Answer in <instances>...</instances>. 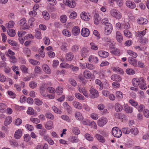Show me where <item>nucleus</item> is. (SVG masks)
<instances>
[{"mask_svg": "<svg viewBox=\"0 0 149 149\" xmlns=\"http://www.w3.org/2000/svg\"><path fill=\"white\" fill-rule=\"evenodd\" d=\"M110 14L111 16L116 19H120L122 18V15L118 10L113 8L110 10Z\"/></svg>", "mask_w": 149, "mask_h": 149, "instance_id": "1", "label": "nucleus"}, {"mask_svg": "<svg viewBox=\"0 0 149 149\" xmlns=\"http://www.w3.org/2000/svg\"><path fill=\"white\" fill-rule=\"evenodd\" d=\"M112 134L115 137L119 138L122 135V132L118 127H114L112 129Z\"/></svg>", "mask_w": 149, "mask_h": 149, "instance_id": "2", "label": "nucleus"}, {"mask_svg": "<svg viewBox=\"0 0 149 149\" xmlns=\"http://www.w3.org/2000/svg\"><path fill=\"white\" fill-rule=\"evenodd\" d=\"M103 40L107 47L111 49L114 48V46L113 43V42L111 40L109 37H104Z\"/></svg>", "mask_w": 149, "mask_h": 149, "instance_id": "3", "label": "nucleus"}, {"mask_svg": "<svg viewBox=\"0 0 149 149\" xmlns=\"http://www.w3.org/2000/svg\"><path fill=\"white\" fill-rule=\"evenodd\" d=\"M104 28V33L107 35L110 34L113 29L112 25L109 23H105Z\"/></svg>", "mask_w": 149, "mask_h": 149, "instance_id": "4", "label": "nucleus"}, {"mask_svg": "<svg viewBox=\"0 0 149 149\" xmlns=\"http://www.w3.org/2000/svg\"><path fill=\"white\" fill-rule=\"evenodd\" d=\"M46 84L45 83L43 84L40 87V95L42 97H46L48 95L46 91Z\"/></svg>", "mask_w": 149, "mask_h": 149, "instance_id": "5", "label": "nucleus"}, {"mask_svg": "<svg viewBox=\"0 0 149 149\" xmlns=\"http://www.w3.org/2000/svg\"><path fill=\"white\" fill-rule=\"evenodd\" d=\"M108 122L107 118L104 117H102L97 120V123L100 127H102L105 125Z\"/></svg>", "mask_w": 149, "mask_h": 149, "instance_id": "6", "label": "nucleus"}, {"mask_svg": "<svg viewBox=\"0 0 149 149\" xmlns=\"http://www.w3.org/2000/svg\"><path fill=\"white\" fill-rule=\"evenodd\" d=\"M90 52V49L87 47L82 48L80 51L81 56L83 58H85L88 55Z\"/></svg>", "mask_w": 149, "mask_h": 149, "instance_id": "7", "label": "nucleus"}, {"mask_svg": "<svg viewBox=\"0 0 149 149\" xmlns=\"http://www.w3.org/2000/svg\"><path fill=\"white\" fill-rule=\"evenodd\" d=\"M143 79V78L142 77L139 78H133L132 81L133 85L135 87H138L141 82V79Z\"/></svg>", "mask_w": 149, "mask_h": 149, "instance_id": "8", "label": "nucleus"}, {"mask_svg": "<svg viewBox=\"0 0 149 149\" xmlns=\"http://www.w3.org/2000/svg\"><path fill=\"white\" fill-rule=\"evenodd\" d=\"M63 2L65 5L71 8H74L76 6V3L73 0H63Z\"/></svg>", "mask_w": 149, "mask_h": 149, "instance_id": "9", "label": "nucleus"}, {"mask_svg": "<svg viewBox=\"0 0 149 149\" xmlns=\"http://www.w3.org/2000/svg\"><path fill=\"white\" fill-rule=\"evenodd\" d=\"M80 16L82 20L86 21H89L91 18V16L89 14L85 12H82L81 13Z\"/></svg>", "mask_w": 149, "mask_h": 149, "instance_id": "10", "label": "nucleus"}, {"mask_svg": "<svg viewBox=\"0 0 149 149\" xmlns=\"http://www.w3.org/2000/svg\"><path fill=\"white\" fill-rule=\"evenodd\" d=\"M89 92L91 95V97L93 98H95L98 96V93L97 91L94 88L91 87L90 90Z\"/></svg>", "mask_w": 149, "mask_h": 149, "instance_id": "11", "label": "nucleus"}, {"mask_svg": "<svg viewBox=\"0 0 149 149\" xmlns=\"http://www.w3.org/2000/svg\"><path fill=\"white\" fill-rule=\"evenodd\" d=\"M81 36L84 37H87L89 35L90 32L89 30L86 28H83L81 31Z\"/></svg>", "mask_w": 149, "mask_h": 149, "instance_id": "12", "label": "nucleus"}, {"mask_svg": "<svg viewBox=\"0 0 149 149\" xmlns=\"http://www.w3.org/2000/svg\"><path fill=\"white\" fill-rule=\"evenodd\" d=\"M125 4L127 6L131 9H133L136 7V4L134 3L131 1H126Z\"/></svg>", "mask_w": 149, "mask_h": 149, "instance_id": "13", "label": "nucleus"}, {"mask_svg": "<svg viewBox=\"0 0 149 149\" xmlns=\"http://www.w3.org/2000/svg\"><path fill=\"white\" fill-rule=\"evenodd\" d=\"M116 38L117 41L119 43L122 42L123 40V37L121 33L119 31H117L116 34Z\"/></svg>", "mask_w": 149, "mask_h": 149, "instance_id": "14", "label": "nucleus"}, {"mask_svg": "<svg viewBox=\"0 0 149 149\" xmlns=\"http://www.w3.org/2000/svg\"><path fill=\"white\" fill-rule=\"evenodd\" d=\"M80 32V29L78 26H74L72 29V33L74 36H77L79 35Z\"/></svg>", "mask_w": 149, "mask_h": 149, "instance_id": "15", "label": "nucleus"}, {"mask_svg": "<svg viewBox=\"0 0 149 149\" xmlns=\"http://www.w3.org/2000/svg\"><path fill=\"white\" fill-rule=\"evenodd\" d=\"M98 54L101 57L106 58L109 56V53L105 51L101 50L98 52Z\"/></svg>", "mask_w": 149, "mask_h": 149, "instance_id": "16", "label": "nucleus"}, {"mask_svg": "<svg viewBox=\"0 0 149 149\" xmlns=\"http://www.w3.org/2000/svg\"><path fill=\"white\" fill-rule=\"evenodd\" d=\"M65 59L67 61H72L74 57V55L73 53L69 52L67 53L65 55Z\"/></svg>", "mask_w": 149, "mask_h": 149, "instance_id": "17", "label": "nucleus"}, {"mask_svg": "<svg viewBox=\"0 0 149 149\" xmlns=\"http://www.w3.org/2000/svg\"><path fill=\"white\" fill-rule=\"evenodd\" d=\"M22 132L21 130L18 129L15 131L14 136L16 139H19L22 135Z\"/></svg>", "mask_w": 149, "mask_h": 149, "instance_id": "18", "label": "nucleus"}, {"mask_svg": "<svg viewBox=\"0 0 149 149\" xmlns=\"http://www.w3.org/2000/svg\"><path fill=\"white\" fill-rule=\"evenodd\" d=\"M129 63L135 67L137 66V62L136 59L132 57H129L128 58Z\"/></svg>", "mask_w": 149, "mask_h": 149, "instance_id": "19", "label": "nucleus"}, {"mask_svg": "<svg viewBox=\"0 0 149 149\" xmlns=\"http://www.w3.org/2000/svg\"><path fill=\"white\" fill-rule=\"evenodd\" d=\"M42 68L44 71L46 73L49 74L51 73V70L47 64H43L42 65Z\"/></svg>", "mask_w": 149, "mask_h": 149, "instance_id": "20", "label": "nucleus"}, {"mask_svg": "<svg viewBox=\"0 0 149 149\" xmlns=\"http://www.w3.org/2000/svg\"><path fill=\"white\" fill-rule=\"evenodd\" d=\"M83 75L85 78L88 79L91 78L92 73L88 70H85L83 72Z\"/></svg>", "mask_w": 149, "mask_h": 149, "instance_id": "21", "label": "nucleus"}, {"mask_svg": "<svg viewBox=\"0 0 149 149\" xmlns=\"http://www.w3.org/2000/svg\"><path fill=\"white\" fill-rule=\"evenodd\" d=\"M88 61L90 63H98V60L97 57L91 55L89 57Z\"/></svg>", "mask_w": 149, "mask_h": 149, "instance_id": "22", "label": "nucleus"}, {"mask_svg": "<svg viewBox=\"0 0 149 149\" xmlns=\"http://www.w3.org/2000/svg\"><path fill=\"white\" fill-rule=\"evenodd\" d=\"M53 125L52 121L51 120H49L46 123L45 125V127L46 129L50 130L53 128Z\"/></svg>", "mask_w": 149, "mask_h": 149, "instance_id": "23", "label": "nucleus"}, {"mask_svg": "<svg viewBox=\"0 0 149 149\" xmlns=\"http://www.w3.org/2000/svg\"><path fill=\"white\" fill-rule=\"evenodd\" d=\"M137 22L139 24L144 25L148 23V20L145 18L140 17L138 19Z\"/></svg>", "mask_w": 149, "mask_h": 149, "instance_id": "24", "label": "nucleus"}, {"mask_svg": "<svg viewBox=\"0 0 149 149\" xmlns=\"http://www.w3.org/2000/svg\"><path fill=\"white\" fill-rule=\"evenodd\" d=\"M12 121V118L10 116H8L5 118L4 121V125L5 126L9 125L11 123Z\"/></svg>", "mask_w": 149, "mask_h": 149, "instance_id": "25", "label": "nucleus"}, {"mask_svg": "<svg viewBox=\"0 0 149 149\" xmlns=\"http://www.w3.org/2000/svg\"><path fill=\"white\" fill-rule=\"evenodd\" d=\"M146 29H145V30H143L142 31L136 32V36L137 37L140 38H142L146 33Z\"/></svg>", "mask_w": 149, "mask_h": 149, "instance_id": "26", "label": "nucleus"}, {"mask_svg": "<svg viewBox=\"0 0 149 149\" xmlns=\"http://www.w3.org/2000/svg\"><path fill=\"white\" fill-rule=\"evenodd\" d=\"M111 79L113 81H120L121 80V78L120 76L117 74L112 75L111 77Z\"/></svg>", "mask_w": 149, "mask_h": 149, "instance_id": "27", "label": "nucleus"}, {"mask_svg": "<svg viewBox=\"0 0 149 149\" xmlns=\"http://www.w3.org/2000/svg\"><path fill=\"white\" fill-rule=\"evenodd\" d=\"M74 107L76 109H81L82 108V104L79 102L74 101L72 102Z\"/></svg>", "mask_w": 149, "mask_h": 149, "instance_id": "28", "label": "nucleus"}, {"mask_svg": "<svg viewBox=\"0 0 149 149\" xmlns=\"http://www.w3.org/2000/svg\"><path fill=\"white\" fill-rule=\"evenodd\" d=\"M115 116L117 118L122 120H126L127 118L126 116L121 113H116Z\"/></svg>", "mask_w": 149, "mask_h": 149, "instance_id": "29", "label": "nucleus"}, {"mask_svg": "<svg viewBox=\"0 0 149 149\" xmlns=\"http://www.w3.org/2000/svg\"><path fill=\"white\" fill-rule=\"evenodd\" d=\"M75 116L76 118L79 120L81 121L83 120V117L79 111H76L75 113Z\"/></svg>", "mask_w": 149, "mask_h": 149, "instance_id": "30", "label": "nucleus"}, {"mask_svg": "<svg viewBox=\"0 0 149 149\" xmlns=\"http://www.w3.org/2000/svg\"><path fill=\"white\" fill-rule=\"evenodd\" d=\"M100 18L99 17V15L95 13L94 16V23L95 24H99L100 21Z\"/></svg>", "mask_w": 149, "mask_h": 149, "instance_id": "31", "label": "nucleus"}, {"mask_svg": "<svg viewBox=\"0 0 149 149\" xmlns=\"http://www.w3.org/2000/svg\"><path fill=\"white\" fill-rule=\"evenodd\" d=\"M141 81L139 85V87L142 90L146 89L147 88V86L146 85V81L144 78L143 79H141Z\"/></svg>", "mask_w": 149, "mask_h": 149, "instance_id": "32", "label": "nucleus"}, {"mask_svg": "<svg viewBox=\"0 0 149 149\" xmlns=\"http://www.w3.org/2000/svg\"><path fill=\"white\" fill-rule=\"evenodd\" d=\"M130 132L134 136L137 135L139 132L138 129L136 127H133L130 129Z\"/></svg>", "mask_w": 149, "mask_h": 149, "instance_id": "33", "label": "nucleus"}, {"mask_svg": "<svg viewBox=\"0 0 149 149\" xmlns=\"http://www.w3.org/2000/svg\"><path fill=\"white\" fill-rule=\"evenodd\" d=\"M63 105L65 109L67 111L68 113H70L71 111V107L66 102H64L63 103Z\"/></svg>", "mask_w": 149, "mask_h": 149, "instance_id": "34", "label": "nucleus"}, {"mask_svg": "<svg viewBox=\"0 0 149 149\" xmlns=\"http://www.w3.org/2000/svg\"><path fill=\"white\" fill-rule=\"evenodd\" d=\"M125 110V112L128 113H131L132 111L133 108L132 107L128 106H125L124 107Z\"/></svg>", "mask_w": 149, "mask_h": 149, "instance_id": "35", "label": "nucleus"}, {"mask_svg": "<svg viewBox=\"0 0 149 149\" xmlns=\"http://www.w3.org/2000/svg\"><path fill=\"white\" fill-rule=\"evenodd\" d=\"M115 110L117 112L121 111L123 109L122 106L118 103H116L115 105Z\"/></svg>", "mask_w": 149, "mask_h": 149, "instance_id": "36", "label": "nucleus"}, {"mask_svg": "<svg viewBox=\"0 0 149 149\" xmlns=\"http://www.w3.org/2000/svg\"><path fill=\"white\" fill-rule=\"evenodd\" d=\"M70 65L65 62L61 63L60 65V67L61 68L68 69L70 68Z\"/></svg>", "mask_w": 149, "mask_h": 149, "instance_id": "37", "label": "nucleus"}, {"mask_svg": "<svg viewBox=\"0 0 149 149\" xmlns=\"http://www.w3.org/2000/svg\"><path fill=\"white\" fill-rule=\"evenodd\" d=\"M127 52L129 55L133 58H136L138 56L136 53L130 50H127Z\"/></svg>", "mask_w": 149, "mask_h": 149, "instance_id": "38", "label": "nucleus"}, {"mask_svg": "<svg viewBox=\"0 0 149 149\" xmlns=\"http://www.w3.org/2000/svg\"><path fill=\"white\" fill-rule=\"evenodd\" d=\"M42 15L45 20H48L49 19V15L48 12L46 11H44L42 13Z\"/></svg>", "mask_w": 149, "mask_h": 149, "instance_id": "39", "label": "nucleus"}, {"mask_svg": "<svg viewBox=\"0 0 149 149\" xmlns=\"http://www.w3.org/2000/svg\"><path fill=\"white\" fill-rule=\"evenodd\" d=\"M70 141L72 143H78L79 140L77 136H72L69 138Z\"/></svg>", "mask_w": 149, "mask_h": 149, "instance_id": "40", "label": "nucleus"}, {"mask_svg": "<svg viewBox=\"0 0 149 149\" xmlns=\"http://www.w3.org/2000/svg\"><path fill=\"white\" fill-rule=\"evenodd\" d=\"M6 105L3 103L0 104V112L5 113L6 111Z\"/></svg>", "mask_w": 149, "mask_h": 149, "instance_id": "41", "label": "nucleus"}, {"mask_svg": "<svg viewBox=\"0 0 149 149\" xmlns=\"http://www.w3.org/2000/svg\"><path fill=\"white\" fill-rule=\"evenodd\" d=\"M95 136L96 139L100 142L102 143L105 142V140L103 137L102 135L99 134H96L95 135Z\"/></svg>", "mask_w": 149, "mask_h": 149, "instance_id": "42", "label": "nucleus"}, {"mask_svg": "<svg viewBox=\"0 0 149 149\" xmlns=\"http://www.w3.org/2000/svg\"><path fill=\"white\" fill-rule=\"evenodd\" d=\"M79 49V46L78 45H75L72 46L71 49V51L73 52H77Z\"/></svg>", "mask_w": 149, "mask_h": 149, "instance_id": "43", "label": "nucleus"}, {"mask_svg": "<svg viewBox=\"0 0 149 149\" xmlns=\"http://www.w3.org/2000/svg\"><path fill=\"white\" fill-rule=\"evenodd\" d=\"M36 33L35 35V37L38 39L41 38V31L40 29H36Z\"/></svg>", "mask_w": 149, "mask_h": 149, "instance_id": "44", "label": "nucleus"}, {"mask_svg": "<svg viewBox=\"0 0 149 149\" xmlns=\"http://www.w3.org/2000/svg\"><path fill=\"white\" fill-rule=\"evenodd\" d=\"M7 33L8 35L10 37L14 36L15 34V30L12 29L8 30Z\"/></svg>", "mask_w": 149, "mask_h": 149, "instance_id": "45", "label": "nucleus"}, {"mask_svg": "<svg viewBox=\"0 0 149 149\" xmlns=\"http://www.w3.org/2000/svg\"><path fill=\"white\" fill-rule=\"evenodd\" d=\"M29 61L30 63L34 65H39L40 64V62L37 60L29 59Z\"/></svg>", "mask_w": 149, "mask_h": 149, "instance_id": "46", "label": "nucleus"}, {"mask_svg": "<svg viewBox=\"0 0 149 149\" xmlns=\"http://www.w3.org/2000/svg\"><path fill=\"white\" fill-rule=\"evenodd\" d=\"M95 83L99 86V88L101 90L103 88V85L101 81L98 79H96L95 81Z\"/></svg>", "mask_w": 149, "mask_h": 149, "instance_id": "47", "label": "nucleus"}, {"mask_svg": "<svg viewBox=\"0 0 149 149\" xmlns=\"http://www.w3.org/2000/svg\"><path fill=\"white\" fill-rule=\"evenodd\" d=\"M62 33L64 35L68 37L71 36V32L67 29L63 30L62 31Z\"/></svg>", "mask_w": 149, "mask_h": 149, "instance_id": "48", "label": "nucleus"}, {"mask_svg": "<svg viewBox=\"0 0 149 149\" xmlns=\"http://www.w3.org/2000/svg\"><path fill=\"white\" fill-rule=\"evenodd\" d=\"M63 87L61 86H59L56 88L55 91L58 95H60L62 94L63 93Z\"/></svg>", "mask_w": 149, "mask_h": 149, "instance_id": "49", "label": "nucleus"}, {"mask_svg": "<svg viewBox=\"0 0 149 149\" xmlns=\"http://www.w3.org/2000/svg\"><path fill=\"white\" fill-rule=\"evenodd\" d=\"M126 73L129 75L134 74L135 73V71L132 69L128 68L126 70Z\"/></svg>", "mask_w": 149, "mask_h": 149, "instance_id": "50", "label": "nucleus"}, {"mask_svg": "<svg viewBox=\"0 0 149 149\" xmlns=\"http://www.w3.org/2000/svg\"><path fill=\"white\" fill-rule=\"evenodd\" d=\"M116 95L117 98L121 99L123 98V96L122 93L119 91H117L116 93Z\"/></svg>", "mask_w": 149, "mask_h": 149, "instance_id": "51", "label": "nucleus"}, {"mask_svg": "<svg viewBox=\"0 0 149 149\" xmlns=\"http://www.w3.org/2000/svg\"><path fill=\"white\" fill-rule=\"evenodd\" d=\"M15 53L10 49H8V52L6 54V55L10 58L15 56Z\"/></svg>", "mask_w": 149, "mask_h": 149, "instance_id": "52", "label": "nucleus"}, {"mask_svg": "<svg viewBox=\"0 0 149 149\" xmlns=\"http://www.w3.org/2000/svg\"><path fill=\"white\" fill-rule=\"evenodd\" d=\"M72 130L73 133L75 135H78L80 133V131L77 127H73Z\"/></svg>", "mask_w": 149, "mask_h": 149, "instance_id": "53", "label": "nucleus"}, {"mask_svg": "<svg viewBox=\"0 0 149 149\" xmlns=\"http://www.w3.org/2000/svg\"><path fill=\"white\" fill-rule=\"evenodd\" d=\"M123 32L125 36L128 38H131L132 37L131 33L128 30H125Z\"/></svg>", "mask_w": 149, "mask_h": 149, "instance_id": "54", "label": "nucleus"}, {"mask_svg": "<svg viewBox=\"0 0 149 149\" xmlns=\"http://www.w3.org/2000/svg\"><path fill=\"white\" fill-rule=\"evenodd\" d=\"M106 75V70H102L100 71L99 76L101 78H104L105 77H107Z\"/></svg>", "mask_w": 149, "mask_h": 149, "instance_id": "55", "label": "nucleus"}, {"mask_svg": "<svg viewBox=\"0 0 149 149\" xmlns=\"http://www.w3.org/2000/svg\"><path fill=\"white\" fill-rule=\"evenodd\" d=\"M45 116L47 118L51 120H53L54 118V116L50 112L47 113L45 114Z\"/></svg>", "mask_w": 149, "mask_h": 149, "instance_id": "56", "label": "nucleus"}, {"mask_svg": "<svg viewBox=\"0 0 149 149\" xmlns=\"http://www.w3.org/2000/svg\"><path fill=\"white\" fill-rule=\"evenodd\" d=\"M26 113L29 115H33L34 113V111L32 108L29 107Z\"/></svg>", "mask_w": 149, "mask_h": 149, "instance_id": "57", "label": "nucleus"}, {"mask_svg": "<svg viewBox=\"0 0 149 149\" xmlns=\"http://www.w3.org/2000/svg\"><path fill=\"white\" fill-rule=\"evenodd\" d=\"M30 120L33 123L36 124L39 123L40 122L39 119L31 117L30 118Z\"/></svg>", "mask_w": 149, "mask_h": 149, "instance_id": "58", "label": "nucleus"}, {"mask_svg": "<svg viewBox=\"0 0 149 149\" xmlns=\"http://www.w3.org/2000/svg\"><path fill=\"white\" fill-rule=\"evenodd\" d=\"M85 137L87 140L89 141H92L93 139L92 136L88 134H85Z\"/></svg>", "mask_w": 149, "mask_h": 149, "instance_id": "59", "label": "nucleus"}, {"mask_svg": "<svg viewBox=\"0 0 149 149\" xmlns=\"http://www.w3.org/2000/svg\"><path fill=\"white\" fill-rule=\"evenodd\" d=\"M26 21L25 18H23L21 19L18 22V24L21 26L24 25L26 23Z\"/></svg>", "mask_w": 149, "mask_h": 149, "instance_id": "60", "label": "nucleus"}, {"mask_svg": "<svg viewBox=\"0 0 149 149\" xmlns=\"http://www.w3.org/2000/svg\"><path fill=\"white\" fill-rule=\"evenodd\" d=\"M29 86L30 88L33 89L37 87V83L34 81H31L29 83Z\"/></svg>", "mask_w": 149, "mask_h": 149, "instance_id": "61", "label": "nucleus"}, {"mask_svg": "<svg viewBox=\"0 0 149 149\" xmlns=\"http://www.w3.org/2000/svg\"><path fill=\"white\" fill-rule=\"evenodd\" d=\"M86 67L87 68L91 70H93L95 69V66L89 63H86Z\"/></svg>", "mask_w": 149, "mask_h": 149, "instance_id": "62", "label": "nucleus"}, {"mask_svg": "<svg viewBox=\"0 0 149 149\" xmlns=\"http://www.w3.org/2000/svg\"><path fill=\"white\" fill-rule=\"evenodd\" d=\"M90 45L91 48L93 50H97L98 49V47L93 42L90 43Z\"/></svg>", "mask_w": 149, "mask_h": 149, "instance_id": "63", "label": "nucleus"}, {"mask_svg": "<svg viewBox=\"0 0 149 149\" xmlns=\"http://www.w3.org/2000/svg\"><path fill=\"white\" fill-rule=\"evenodd\" d=\"M14 24L15 23L13 21H10L9 22L8 24H6V26L8 28H12L14 26Z\"/></svg>", "mask_w": 149, "mask_h": 149, "instance_id": "64", "label": "nucleus"}]
</instances>
